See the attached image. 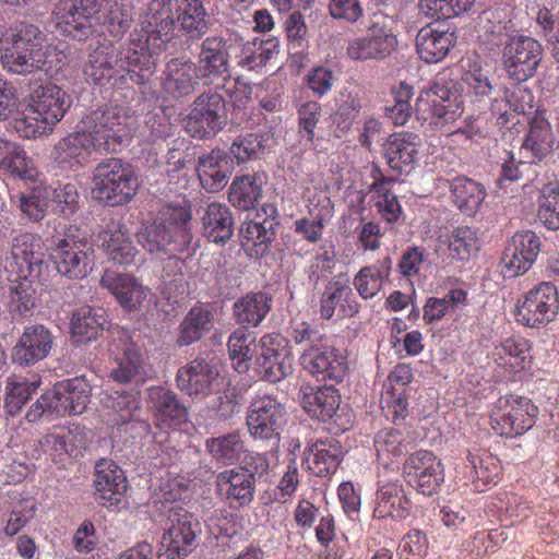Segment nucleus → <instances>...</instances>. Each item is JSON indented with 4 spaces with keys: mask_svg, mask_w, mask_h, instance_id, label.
<instances>
[{
    "mask_svg": "<svg viewBox=\"0 0 559 559\" xmlns=\"http://www.w3.org/2000/svg\"><path fill=\"white\" fill-rule=\"evenodd\" d=\"M105 323L106 313L102 308L81 307L71 319L72 337L79 344L92 342L103 333Z\"/></svg>",
    "mask_w": 559,
    "mask_h": 559,
    "instance_id": "36",
    "label": "nucleus"
},
{
    "mask_svg": "<svg viewBox=\"0 0 559 559\" xmlns=\"http://www.w3.org/2000/svg\"><path fill=\"white\" fill-rule=\"evenodd\" d=\"M206 449L211 455L224 464H233L240 459L245 444L237 431L206 440Z\"/></svg>",
    "mask_w": 559,
    "mask_h": 559,
    "instance_id": "50",
    "label": "nucleus"
},
{
    "mask_svg": "<svg viewBox=\"0 0 559 559\" xmlns=\"http://www.w3.org/2000/svg\"><path fill=\"white\" fill-rule=\"evenodd\" d=\"M448 242L451 257L460 261L467 260L479 248L476 231L468 226H459L452 230Z\"/></svg>",
    "mask_w": 559,
    "mask_h": 559,
    "instance_id": "58",
    "label": "nucleus"
},
{
    "mask_svg": "<svg viewBox=\"0 0 559 559\" xmlns=\"http://www.w3.org/2000/svg\"><path fill=\"white\" fill-rule=\"evenodd\" d=\"M93 151L97 148L91 134L80 130L61 139L55 145L52 156L60 168L70 169L86 162Z\"/></svg>",
    "mask_w": 559,
    "mask_h": 559,
    "instance_id": "28",
    "label": "nucleus"
},
{
    "mask_svg": "<svg viewBox=\"0 0 559 559\" xmlns=\"http://www.w3.org/2000/svg\"><path fill=\"white\" fill-rule=\"evenodd\" d=\"M358 312V304L354 300L352 288L346 282L340 280L330 281L320 300V313L323 319L333 316L350 318Z\"/></svg>",
    "mask_w": 559,
    "mask_h": 559,
    "instance_id": "26",
    "label": "nucleus"
},
{
    "mask_svg": "<svg viewBox=\"0 0 559 559\" xmlns=\"http://www.w3.org/2000/svg\"><path fill=\"white\" fill-rule=\"evenodd\" d=\"M103 288L107 289L127 312L138 311L146 300L150 288L129 273L105 271L99 280Z\"/></svg>",
    "mask_w": 559,
    "mask_h": 559,
    "instance_id": "19",
    "label": "nucleus"
},
{
    "mask_svg": "<svg viewBox=\"0 0 559 559\" xmlns=\"http://www.w3.org/2000/svg\"><path fill=\"white\" fill-rule=\"evenodd\" d=\"M286 423L284 405L272 396L253 400L247 413V426L255 440L266 441L270 451L278 448L281 431Z\"/></svg>",
    "mask_w": 559,
    "mask_h": 559,
    "instance_id": "6",
    "label": "nucleus"
},
{
    "mask_svg": "<svg viewBox=\"0 0 559 559\" xmlns=\"http://www.w3.org/2000/svg\"><path fill=\"white\" fill-rule=\"evenodd\" d=\"M168 520L170 525L162 537L157 559H183L201 533V523L181 508L171 510Z\"/></svg>",
    "mask_w": 559,
    "mask_h": 559,
    "instance_id": "8",
    "label": "nucleus"
},
{
    "mask_svg": "<svg viewBox=\"0 0 559 559\" xmlns=\"http://www.w3.org/2000/svg\"><path fill=\"white\" fill-rule=\"evenodd\" d=\"M51 191L44 187H35L28 194L19 197V209L23 217L32 222H40L48 207Z\"/></svg>",
    "mask_w": 559,
    "mask_h": 559,
    "instance_id": "57",
    "label": "nucleus"
},
{
    "mask_svg": "<svg viewBox=\"0 0 559 559\" xmlns=\"http://www.w3.org/2000/svg\"><path fill=\"white\" fill-rule=\"evenodd\" d=\"M253 471L247 467L225 471L217 476V485L229 499L240 503L249 502L254 491Z\"/></svg>",
    "mask_w": 559,
    "mask_h": 559,
    "instance_id": "41",
    "label": "nucleus"
},
{
    "mask_svg": "<svg viewBox=\"0 0 559 559\" xmlns=\"http://www.w3.org/2000/svg\"><path fill=\"white\" fill-rule=\"evenodd\" d=\"M212 320L210 310L199 306L192 307L180 325L178 344L186 346L199 341L204 333L212 329Z\"/></svg>",
    "mask_w": 559,
    "mask_h": 559,
    "instance_id": "47",
    "label": "nucleus"
},
{
    "mask_svg": "<svg viewBox=\"0 0 559 559\" xmlns=\"http://www.w3.org/2000/svg\"><path fill=\"white\" fill-rule=\"evenodd\" d=\"M191 217L189 207L168 206L162 211L159 218L142 226L136 234L138 240L150 252H166L171 245L183 249L193 238Z\"/></svg>",
    "mask_w": 559,
    "mask_h": 559,
    "instance_id": "2",
    "label": "nucleus"
},
{
    "mask_svg": "<svg viewBox=\"0 0 559 559\" xmlns=\"http://www.w3.org/2000/svg\"><path fill=\"white\" fill-rule=\"evenodd\" d=\"M413 379L412 368L406 364H399L388 377L384 391L381 395L382 408L386 407L394 419L404 418L407 412L405 388Z\"/></svg>",
    "mask_w": 559,
    "mask_h": 559,
    "instance_id": "27",
    "label": "nucleus"
},
{
    "mask_svg": "<svg viewBox=\"0 0 559 559\" xmlns=\"http://www.w3.org/2000/svg\"><path fill=\"white\" fill-rule=\"evenodd\" d=\"M540 251V239L532 230L516 233L508 243L502 259V274L511 278L525 273Z\"/></svg>",
    "mask_w": 559,
    "mask_h": 559,
    "instance_id": "18",
    "label": "nucleus"
},
{
    "mask_svg": "<svg viewBox=\"0 0 559 559\" xmlns=\"http://www.w3.org/2000/svg\"><path fill=\"white\" fill-rule=\"evenodd\" d=\"M36 389L37 385L34 381L15 374L9 377L4 401V407L8 413L11 415L19 413Z\"/></svg>",
    "mask_w": 559,
    "mask_h": 559,
    "instance_id": "55",
    "label": "nucleus"
},
{
    "mask_svg": "<svg viewBox=\"0 0 559 559\" xmlns=\"http://www.w3.org/2000/svg\"><path fill=\"white\" fill-rule=\"evenodd\" d=\"M537 413V407L526 397L503 396L491 412L490 424L499 436L515 437L534 426Z\"/></svg>",
    "mask_w": 559,
    "mask_h": 559,
    "instance_id": "7",
    "label": "nucleus"
},
{
    "mask_svg": "<svg viewBox=\"0 0 559 559\" xmlns=\"http://www.w3.org/2000/svg\"><path fill=\"white\" fill-rule=\"evenodd\" d=\"M50 258L56 270L71 280L85 277L94 267V247L88 234L70 226L51 241Z\"/></svg>",
    "mask_w": 559,
    "mask_h": 559,
    "instance_id": "3",
    "label": "nucleus"
},
{
    "mask_svg": "<svg viewBox=\"0 0 559 559\" xmlns=\"http://www.w3.org/2000/svg\"><path fill=\"white\" fill-rule=\"evenodd\" d=\"M119 366L111 370L110 376L119 383L130 382L140 374L143 367V355L135 342L126 343Z\"/></svg>",
    "mask_w": 559,
    "mask_h": 559,
    "instance_id": "54",
    "label": "nucleus"
},
{
    "mask_svg": "<svg viewBox=\"0 0 559 559\" xmlns=\"http://www.w3.org/2000/svg\"><path fill=\"white\" fill-rule=\"evenodd\" d=\"M455 41L454 34L438 31L427 25L419 29L416 36L417 53L427 63L443 60Z\"/></svg>",
    "mask_w": 559,
    "mask_h": 559,
    "instance_id": "32",
    "label": "nucleus"
},
{
    "mask_svg": "<svg viewBox=\"0 0 559 559\" xmlns=\"http://www.w3.org/2000/svg\"><path fill=\"white\" fill-rule=\"evenodd\" d=\"M260 348L254 362L264 380L276 383L292 373L293 356L285 337L266 334L260 338Z\"/></svg>",
    "mask_w": 559,
    "mask_h": 559,
    "instance_id": "14",
    "label": "nucleus"
},
{
    "mask_svg": "<svg viewBox=\"0 0 559 559\" xmlns=\"http://www.w3.org/2000/svg\"><path fill=\"white\" fill-rule=\"evenodd\" d=\"M233 170V158L221 148H214L199 158V179L202 187L207 191L222 190L227 185Z\"/></svg>",
    "mask_w": 559,
    "mask_h": 559,
    "instance_id": "23",
    "label": "nucleus"
},
{
    "mask_svg": "<svg viewBox=\"0 0 559 559\" xmlns=\"http://www.w3.org/2000/svg\"><path fill=\"white\" fill-rule=\"evenodd\" d=\"M97 11L96 0H59L52 13L62 33L81 40L91 33V17Z\"/></svg>",
    "mask_w": 559,
    "mask_h": 559,
    "instance_id": "16",
    "label": "nucleus"
},
{
    "mask_svg": "<svg viewBox=\"0 0 559 559\" xmlns=\"http://www.w3.org/2000/svg\"><path fill=\"white\" fill-rule=\"evenodd\" d=\"M390 259L376 265L362 267L354 278V285L364 299L372 298L382 286V280L388 275Z\"/></svg>",
    "mask_w": 559,
    "mask_h": 559,
    "instance_id": "53",
    "label": "nucleus"
},
{
    "mask_svg": "<svg viewBox=\"0 0 559 559\" xmlns=\"http://www.w3.org/2000/svg\"><path fill=\"white\" fill-rule=\"evenodd\" d=\"M277 47L278 45L274 40H254L251 46H245L240 64L248 67L250 70L263 67L277 52Z\"/></svg>",
    "mask_w": 559,
    "mask_h": 559,
    "instance_id": "60",
    "label": "nucleus"
},
{
    "mask_svg": "<svg viewBox=\"0 0 559 559\" xmlns=\"http://www.w3.org/2000/svg\"><path fill=\"white\" fill-rule=\"evenodd\" d=\"M111 409L115 413L114 421L116 424H126L134 418L135 412L140 409V401L136 393H127L116 391L110 396Z\"/></svg>",
    "mask_w": 559,
    "mask_h": 559,
    "instance_id": "63",
    "label": "nucleus"
},
{
    "mask_svg": "<svg viewBox=\"0 0 559 559\" xmlns=\"http://www.w3.org/2000/svg\"><path fill=\"white\" fill-rule=\"evenodd\" d=\"M134 120L122 110L108 108L92 112L84 121L97 151L115 152L132 133Z\"/></svg>",
    "mask_w": 559,
    "mask_h": 559,
    "instance_id": "5",
    "label": "nucleus"
},
{
    "mask_svg": "<svg viewBox=\"0 0 559 559\" xmlns=\"http://www.w3.org/2000/svg\"><path fill=\"white\" fill-rule=\"evenodd\" d=\"M183 261L170 257L163 269V289L162 293L173 302H178L189 294V283L182 272Z\"/></svg>",
    "mask_w": 559,
    "mask_h": 559,
    "instance_id": "48",
    "label": "nucleus"
},
{
    "mask_svg": "<svg viewBox=\"0 0 559 559\" xmlns=\"http://www.w3.org/2000/svg\"><path fill=\"white\" fill-rule=\"evenodd\" d=\"M267 293H249L234 304V318L241 328H257L271 310Z\"/></svg>",
    "mask_w": 559,
    "mask_h": 559,
    "instance_id": "35",
    "label": "nucleus"
},
{
    "mask_svg": "<svg viewBox=\"0 0 559 559\" xmlns=\"http://www.w3.org/2000/svg\"><path fill=\"white\" fill-rule=\"evenodd\" d=\"M43 276H16L11 282L9 308L14 319L33 316L39 300L38 288L43 285Z\"/></svg>",
    "mask_w": 559,
    "mask_h": 559,
    "instance_id": "29",
    "label": "nucleus"
},
{
    "mask_svg": "<svg viewBox=\"0 0 559 559\" xmlns=\"http://www.w3.org/2000/svg\"><path fill=\"white\" fill-rule=\"evenodd\" d=\"M343 455L342 447L334 440H319L308 450L306 464L316 476L335 472Z\"/></svg>",
    "mask_w": 559,
    "mask_h": 559,
    "instance_id": "37",
    "label": "nucleus"
},
{
    "mask_svg": "<svg viewBox=\"0 0 559 559\" xmlns=\"http://www.w3.org/2000/svg\"><path fill=\"white\" fill-rule=\"evenodd\" d=\"M543 58V47L528 36L508 38L502 50L504 69L510 79L518 83L531 79Z\"/></svg>",
    "mask_w": 559,
    "mask_h": 559,
    "instance_id": "9",
    "label": "nucleus"
},
{
    "mask_svg": "<svg viewBox=\"0 0 559 559\" xmlns=\"http://www.w3.org/2000/svg\"><path fill=\"white\" fill-rule=\"evenodd\" d=\"M451 193L455 205L467 216L475 215L486 198L485 188L467 177L454 178L451 182Z\"/></svg>",
    "mask_w": 559,
    "mask_h": 559,
    "instance_id": "42",
    "label": "nucleus"
},
{
    "mask_svg": "<svg viewBox=\"0 0 559 559\" xmlns=\"http://www.w3.org/2000/svg\"><path fill=\"white\" fill-rule=\"evenodd\" d=\"M278 222L275 217H265L262 221L246 222L240 234L246 246L252 245L255 257H263L276 238Z\"/></svg>",
    "mask_w": 559,
    "mask_h": 559,
    "instance_id": "45",
    "label": "nucleus"
},
{
    "mask_svg": "<svg viewBox=\"0 0 559 559\" xmlns=\"http://www.w3.org/2000/svg\"><path fill=\"white\" fill-rule=\"evenodd\" d=\"M52 332L44 324L27 325L11 352L13 364L33 366L45 359L53 346Z\"/></svg>",
    "mask_w": 559,
    "mask_h": 559,
    "instance_id": "17",
    "label": "nucleus"
},
{
    "mask_svg": "<svg viewBox=\"0 0 559 559\" xmlns=\"http://www.w3.org/2000/svg\"><path fill=\"white\" fill-rule=\"evenodd\" d=\"M413 86L402 82L395 92V103L393 106L384 108L385 116L395 124L404 126L413 115V107L409 99L413 96Z\"/></svg>",
    "mask_w": 559,
    "mask_h": 559,
    "instance_id": "59",
    "label": "nucleus"
},
{
    "mask_svg": "<svg viewBox=\"0 0 559 559\" xmlns=\"http://www.w3.org/2000/svg\"><path fill=\"white\" fill-rule=\"evenodd\" d=\"M559 297L551 283H542L530 290L516 308V321L525 326L539 328L552 321L558 313Z\"/></svg>",
    "mask_w": 559,
    "mask_h": 559,
    "instance_id": "12",
    "label": "nucleus"
},
{
    "mask_svg": "<svg viewBox=\"0 0 559 559\" xmlns=\"http://www.w3.org/2000/svg\"><path fill=\"white\" fill-rule=\"evenodd\" d=\"M203 235L212 242L229 240L234 234V218L230 210L221 203L207 205L202 216Z\"/></svg>",
    "mask_w": 559,
    "mask_h": 559,
    "instance_id": "38",
    "label": "nucleus"
},
{
    "mask_svg": "<svg viewBox=\"0 0 559 559\" xmlns=\"http://www.w3.org/2000/svg\"><path fill=\"white\" fill-rule=\"evenodd\" d=\"M138 177L129 163L110 157L93 170L92 197L108 206L129 203L138 191Z\"/></svg>",
    "mask_w": 559,
    "mask_h": 559,
    "instance_id": "4",
    "label": "nucleus"
},
{
    "mask_svg": "<svg viewBox=\"0 0 559 559\" xmlns=\"http://www.w3.org/2000/svg\"><path fill=\"white\" fill-rule=\"evenodd\" d=\"M538 218L547 228L559 229V186L544 189Z\"/></svg>",
    "mask_w": 559,
    "mask_h": 559,
    "instance_id": "62",
    "label": "nucleus"
},
{
    "mask_svg": "<svg viewBox=\"0 0 559 559\" xmlns=\"http://www.w3.org/2000/svg\"><path fill=\"white\" fill-rule=\"evenodd\" d=\"M261 183L260 178L251 175L236 178L229 188V202L243 211L254 207L262 195Z\"/></svg>",
    "mask_w": 559,
    "mask_h": 559,
    "instance_id": "49",
    "label": "nucleus"
},
{
    "mask_svg": "<svg viewBox=\"0 0 559 559\" xmlns=\"http://www.w3.org/2000/svg\"><path fill=\"white\" fill-rule=\"evenodd\" d=\"M416 112L419 116V104L429 103L437 124H449L456 121L463 114V100L459 84L453 80L438 79L430 87L423 91L416 99Z\"/></svg>",
    "mask_w": 559,
    "mask_h": 559,
    "instance_id": "13",
    "label": "nucleus"
},
{
    "mask_svg": "<svg viewBox=\"0 0 559 559\" xmlns=\"http://www.w3.org/2000/svg\"><path fill=\"white\" fill-rule=\"evenodd\" d=\"M228 45L222 36L206 37L198 57V73L200 79L210 80L223 76L228 72Z\"/></svg>",
    "mask_w": 559,
    "mask_h": 559,
    "instance_id": "24",
    "label": "nucleus"
},
{
    "mask_svg": "<svg viewBox=\"0 0 559 559\" xmlns=\"http://www.w3.org/2000/svg\"><path fill=\"white\" fill-rule=\"evenodd\" d=\"M176 23L188 38H201L209 29L203 1L181 0L176 10Z\"/></svg>",
    "mask_w": 559,
    "mask_h": 559,
    "instance_id": "39",
    "label": "nucleus"
},
{
    "mask_svg": "<svg viewBox=\"0 0 559 559\" xmlns=\"http://www.w3.org/2000/svg\"><path fill=\"white\" fill-rule=\"evenodd\" d=\"M155 408L163 420L169 425L180 426L188 420V409L177 395L169 390H158L154 397Z\"/></svg>",
    "mask_w": 559,
    "mask_h": 559,
    "instance_id": "56",
    "label": "nucleus"
},
{
    "mask_svg": "<svg viewBox=\"0 0 559 559\" xmlns=\"http://www.w3.org/2000/svg\"><path fill=\"white\" fill-rule=\"evenodd\" d=\"M46 36L35 25L20 23L0 40V57L4 68L26 75L40 70L47 58Z\"/></svg>",
    "mask_w": 559,
    "mask_h": 559,
    "instance_id": "1",
    "label": "nucleus"
},
{
    "mask_svg": "<svg viewBox=\"0 0 559 559\" xmlns=\"http://www.w3.org/2000/svg\"><path fill=\"white\" fill-rule=\"evenodd\" d=\"M226 106L223 96L204 92L193 102L186 120V130L193 138L204 139L216 134L225 123Z\"/></svg>",
    "mask_w": 559,
    "mask_h": 559,
    "instance_id": "10",
    "label": "nucleus"
},
{
    "mask_svg": "<svg viewBox=\"0 0 559 559\" xmlns=\"http://www.w3.org/2000/svg\"><path fill=\"white\" fill-rule=\"evenodd\" d=\"M229 357L235 361L239 372L249 370V362L255 360L260 352V341H255L252 332L245 328L236 329L228 338Z\"/></svg>",
    "mask_w": 559,
    "mask_h": 559,
    "instance_id": "43",
    "label": "nucleus"
},
{
    "mask_svg": "<svg viewBox=\"0 0 559 559\" xmlns=\"http://www.w3.org/2000/svg\"><path fill=\"white\" fill-rule=\"evenodd\" d=\"M176 382L181 392L202 400L217 391L219 373L206 359L198 357L178 369Z\"/></svg>",
    "mask_w": 559,
    "mask_h": 559,
    "instance_id": "15",
    "label": "nucleus"
},
{
    "mask_svg": "<svg viewBox=\"0 0 559 559\" xmlns=\"http://www.w3.org/2000/svg\"><path fill=\"white\" fill-rule=\"evenodd\" d=\"M411 501L402 487L395 484L383 485L377 492V506L373 515L378 519H405L408 515Z\"/></svg>",
    "mask_w": 559,
    "mask_h": 559,
    "instance_id": "40",
    "label": "nucleus"
},
{
    "mask_svg": "<svg viewBox=\"0 0 559 559\" xmlns=\"http://www.w3.org/2000/svg\"><path fill=\"white\" fill-rule=\"evenodd\" d=\"M69 107L66 92L51 83L35 88L28 105L32 114L43 117L52 128L63 118Z\"/></svg>",
    "mask_w": 559,
    "mask_h": 559,
    "instance_id": "20",
    "label": "nucleus"
},
{
    "mask_svg": "<svg viewBox=\"0 0 559 559\" xmlns=\"http://www.w3.org/2000/svg\"><path fill=\"white\" fill-rule=\"evenodd\" d=\"M498 355L501 359L509 358L504 361L506 366L513 370H523L527 358V343L524 338H508L501 343Z\"/></svg>",
    "mask_w": 559,
    "mask_h": 559,
    "instance_id": "64",
    "label": "nucleus"
},
{
    "mask_svg": "<svg viewBox=\"0 0 559 559\" xmlns=\"http://www.w3.org/2000/svg\"><path fill=\"white\" fill-rule=\"evenodd\" d=\"M396 44V37L392 32L383 27H372L369 35L349 43L347 55L357 61L382 60L391 55Z\"/></svg>",
    "mask_w": 559,
    "mask_h": 559,
    "instance_id": "22",
    "label": "nucleus"
},
{
    "mask_svg": "<svg viewBox=\"0 0 559 559\" xmlns=\"http://www.w3.org/2000/svg\"><path fill=\"white\" fill-rule=\"evenodd\" d=\"M300 360L306 370L321 380L340 381L345 374L342 356L328 345H311L302 353Z\"/></svg>",
    "mask_w": 559,
    "mask_h": 559,
    "instance_id": "21",
    "label": "nucleus"
},
{
    "mask_svg": "<svg viewBox=\"0 0 559 559\" xmlns=\"http://www.w3.org/2000/svg\"><path fill=\"white\" fill-rule=\"evenodd\" d=\"M95 489L102 500L116 504L128 489L123 471L111 460H102L96 464Z\"/></svg>",
    "mask_w": 559,
    "mask_h": 559,
    "instance_id": "31",
    "label": "nucleus"
},
{
    "mask_svg": "<svg viewBox=\"0 0 559 559\" xmlns=\"http://www.w3.org/2000/svg\"><path fill=\"white\" fill-rule=\"evenodd\" d=\"M476 0H419V12L426 17L445 20L471 11Z\"/></svg>",
    "mask_w": 559,
    "mask_h": 559,
    "instance_id": "51",
    "label": "nucleus"
},
{
    "mask_svg": "<svg viewBox=\"0 0 559 559\" xmlns=\"http://www.w3.org/2000/svg\"><path fill=\"white\" fill-rule=\"evenodd\" d=\"M112 62L105 50H94L88 61L84 67V74L86 80L92 81L95 84H104L112 76Z\"/></svg>",
    "mask_w": 559,
    "mask_h": 559,
    "instance_id": "61",
    "label": "nucleus"
},
{
    "mask_svg": "<svg viewBox=\"0 0 559 559\" xmlns=\"http://www.w3.org/2000/svg\"><path fill=\"white\" fill-rule=\"evenodd\" d=\"M419 136L415 133L400 132L391 134L383 145L386 163L393 170L402 171L411 165L417 155Z\"/></svg>",
    "mask_w": 559,
    "mask_h": 559,
    "instance_id": "34",
    "label": "nucleus"
},
{
    "mask_svg": "<svg viewBox=\"0 0 559 559\" xmlns=\"http://www.w3.org/2000/svg\"><path fill=\"white\" fill-rule=\"evenodd\" d=\"M103 247L108 258L120 265L134 264L139 255L138 249L133 246L127 230L122 227L105 231Z\"/></svg>",
    "mask_w": 559,
    "mask_h": 559,
    "instance_id": "46",
    "label": "nucleus"
},
{
    "mask_svg": "<svg viewBox=\"0 0 559 559\" xmlns=\"http://www.w3.org/2000/svg\"><path fill=\"white\" fill-rule=\"evenodd\" d=\"M0 169L25 181H35L37 170L26 152L15 142L0 138Z\"/></svg>",
    "mask_w": 559,
    "mask_h": 559,
    "instance_id": "33",
    "label": "nucleus"
},
{
    "mask_svg": "<svg viewBox=\"0 0 559 559\" xmlns=\"http://www.w3.org/2000/svg\"><path fill=\"white\" fill-rule=\"evenodd\" d=\"M52 391L57 404L55 414L59 416L81 414L90 402L91 385L83 378L58 383Z\"/></svg>",
    "mask_w": 559,
    "mask_h": 559,
    "instance_id": "25",
    "label": "nucleus"
},
{
    "mask_svg": "<svg viewBox=\"0 0 559 559\" xmlns=\"http://www.w3.org/2000/svg\"><path fill=\"white\" fill-rule=\"evenodd\" d=\"M552 143L549 122L543 117H534L530 122V130L522 147L532 151L536 157L540 158L551 151Z\"/></svg>",
    "mask_w": 559,
    "mask_h": 559,
    "instance_id": "52",
    "label": "nucleus"
},
{
    "mask_svg": "<svg viewBox=\"0 0 559 559\" xmlns=\"http://www.w3.org/2000/svg\"><path fill=\"white\" fill-rule=\"evenodd\" d=\"M304 409L312 417L326 421L332 418L340 407V395L333 386L312 388L304 393Z\"/></svg>",
    "mask_w": 559,
    "mask_h": 559,
    "instance_id": "44",
    "label": "nucleus"
},
{
    "mask_svg": "<svg viewBox=\"0 0 559 559\" xmlns=\"http://www.w3.org/2000/svg\"><path fill=\"white\" fill-rule=\"evenodd\" d=\"M200 79L197 64L191 60L171 59L165 70L163 87L174 97L188 96L195 90Z\"/></svg>",
    "mask_w": 559,
    "mask_h": 559,
    "instance_id": "30",
    "label": "nucleus"
},
{
    "mask_svg": "<svg viewBox=\"0 0 559 559\" xmlns=\"http://www.w3.org/2000/svg\"><path fill=\"white\" fill-rule=\"evenodd\" d=\"M35 237L28 233L16 235L11 243L2 248L4 269L16 276L41 277L48 266L43 254L35 251Z\"/></svg>",
    "mask_w": 559,
    "mask_h": 559,
    "instance_id": "11",
    "label": "nucleus"
}]
</instances>
